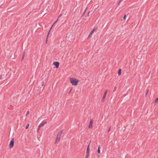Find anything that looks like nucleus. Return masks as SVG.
Returning a JSON list of instances; mask_svg holds the SVG:
<instances>
[{
    "label": "nucleus",
    "mask_w": 158,
    "mask_h": 158,
    "mask_svg": "<svg viewBox=\"0 0 158 158\" xmlns=\"http://www.w3.org/2000/svg\"><path fill=\"white\" fill-rule=\"evenodd\" d=\"M126 15H125L123 17V19L125 20L126 19Z\"/></svg>",
    "instance_id": "nucleus-18"
},
{
    "label": "nucleus",
    "mask_w": 158,
    "mask_h": 158,
    "mask_svg": "<svg viewBox=\"0 0 158 158\" xmlns=\"http://www.w3.org/2000/svg\"><path fill=\"white\" fill-rule=\"evenodd\" d=\"M53 65L55 66L56 68L57 69L59 67V63L58 62H54L53 63Z\"/></svg>",
    "instance_id": "nucleus-4"
},
{
    "label": "nucleus",
    "mask_w": 158,
    "mask_h": 158,
    "mask_svg": "<svg viewBox=\"0 0 158 158\" xmlns=\"http://www.w3.org/2000/svg\"><path fill=\"white\" fill-rule=\"evenodd\" d=\"M97 30V28H94L92 31H93V32H94L96 30Z\"/></svg>",
    "instance_id": "nucleus-15"
},
{
    "label": "nucleus",
    "mask_w": 158,
    "mask_h": 158,
    "mask_svg": "<svg viewBox=\"0 0 158 158\" xmlns=\"http://www.w3.org/2000/svg\"><path fill=\"white\" fill-rule=\"evenodd\" d=\"M58 19H57V20L55 21V22L54 23V24L52 25V26L51 27V28H50V30H49V31L48 32V34L47 37H48V35H49V34L50 31L52 29V27L53 26V25H54V24L56 23L58 21ZM47 39H48V37H47V38L46 42H47Z\"/></svg>",
    "instance_id": "nucleus-7"
},
{
    "label": "nucleus",
    "mask_w": 158,
    "mask_h": 158,
    "mask_svg": "<svg viewBox=\"0 0 158 158\" xmlns=\"http://www.w3.org/2000/svg\"><path fill=\"white\" fill-rule=\"evenodd\" d=\"M89 151H90V149H89V144L87 147V149H86V154H89Z\"/></svg>",
    "instance_id": "nucleus-8"
},
{
    "label": "nucleus",
    "mask_w": 158,
    "mask_h": 158,
    "mask_svg": "<svg viewBox=\"0 0 158 158\" xmlns=\"http://www.w3.org/2000/svg\"><path fill=\"white\" fill-rule=\"evenodd\" d=\"M121 69H119L118 72V75H120L121 74Z\"/></svg>",
    "instance_id": "nucleus-13"
},
{
    "label": "nucleus",
    "mask_w": 158,
    "mask_h": 158,
    "mask_svg": "<svg viewBox=\"0 0 158 158\" xmlns=\"http://www.w3.org/2000/svg\"><path fill=\"white\" fill-rule=\"evenodd\" d=\"M28 113H29V111H27V114H28Z\"/></svg>",
    "instance_id": "nucleus-22"
},
{
    "label": "nucleus",
    "mask_w": 158,
    "mask_h": 158,
    "mask_svg": "<svg viewBox=\"0 0 158 158\" xmlns=\"http://www.w3.org/2000/svg\"><path fill=\"white\" fill-rule=\"evenodd\" d=\"M2 77V75L0 76V79H1Z\"/></svg>",
    "instance_id": "nucleus-21"
},
{
    "label": "nucleus",
    "mask_w": 158,
    "mask_h": 158,
    "mask_svg": "<svg viewBox=\"0 0 158 158\" xmlns=\"http://www.w3.org/2000/svg\"><path fill=\"white\" fill-rule=\"evenodd\" d=\"M93 33L94 32L91 31V32H90V33H89V34L88 36V37H89V38L90 37Z\"/></svg>",
    "instance_id": "nucleus-12"
},
{
    "label": "nucleus",
    "mask_w": 158,
    "mask_h": 158,
    "mask_svg": "<svg viewBox=\"0 0 158 158\" xmlns=\"http://www.w3.org/2000/svg\"><path fill=\"white\" fill-rule=\"evenodd\" d=\"M98 153L100 154V146H99L98 148Z\"/></svg>",
    "instance_id": "nucleus-11"
},
{
    "label": "nucleus",
    "mask_w": 158,
    "mask_h": 158,
    "mask_svg": "<svg viewBox=\"0 0 158 158\" xmlns=\"http://www.w3.org/2000/svg\"><path fill=\"white\" fill-rule=\"evenodd\" d=\"M148 90H147V92L146 93V94H146V95H147V94H148Z\"/></svg>",
    "instance_id": "nucleus-19"
},
{
    "label": "nucleus",
    "mask_w": 158,
    "mask_h": 158,
    "mask_svg": "<svg viewBox=\"0 0 158 158\" xmlns=\"http://www.w3.org/2000/svg\"><path fill=\"white\" fill-rule=\"evenodd\" d=\"M158 101V98H157L155 100V102L157 103Z\"/></svg>",
    "instance_id": "nucleus-16"
},
{
    "label": "nucleus",
    "mask_w": 158,
    "mask_h": 158,
    "mask_svg": "<svg viewBox=\"0 0 158 158\" xmlns=\"http://www.w3.org/2000/svg\"><path fill=\"white\" fill-rule=\"evenodd\" d=\"M89 154H86L85 158H89Z\"/></svg>",
    "instance_id": "nucleus-14"
},
{
    "label": "nucleus",
    "mask_w": 158,
    "mask_h": 158,
    "mask_svg": "<svg viewBox=\"0 0 158 158\" xmlns=\"http://www.w3.org/2000/svg\"><path fill=\"white\" fill-rule=\"evenodd\" d=\"M14 144V139H13L10 141V148H12Z\"/></svg>",
    "instance_id": "nucleus-10"
},
{
    "label": "nucleus",
    "mask_w": 158,
    "mask_h": 158,
    "mask_svg": "<svg viewBox=\"0 0 158 158\" xmlns=\"http://www.w3.org/2000/svg\"><path fill=\"white\" fill-rule=\"evenodd\" d=\"M93 120H91L89 122V126L88 127L89 128H91L93 127Z\"/></svg>",
    "instance_id": "nucleus-6"
},
{
    "label": "nucleus",
    "mask_w": 158,
    "mask_h": 158,
    "mask_svg": "<svg viewBox=\"0 0 158 158\" xmlns=\"http://www.w3.org/2000/svg\"><path fill=\"white\" fill-rule=\"evenodd\" d=\"M47 123V122L46 121H42L41 123L39 126V128L38 129V130H39L40 127H42L45 124Z\"/></svg>",
    "instance_id": "nucleus-2"
},
{
    "label": "nucleus",
    "mask_w": 158,
    "mask_h": 158,
    "mask_svg": "<svg viewBox=\"0 0 158 158\" xmlns=\"http://www.w3.org/2000/svg\"><path fill=\"white\" fill-rule=\"evenodd\" d=\"M9 146L10 147V143L9 144Z\"/></svg>",
    "instance_id": "nucleus-24"
},
{
    "label": "nucleus",
    "mask_w": 158,
    "mask_h": 158,
    "mask_svg": "<svg viewBox=\"0 0 158 158\" xmlns=\"http://www.w3.org/2000/svg\"><path fill=\"white\" fill-rule=\"evenodd\" d=\"M69 81L71 85L74 86H77L79 82V80L74 77H69Z\"/></svg>",
    "instance_id": "nucleus-1"
},
{
    "label": "nucleus",
    "mask_w": 158,
    "mask_h": 158,
    "mask_svg": "<svg viewBox=\"0 0 158 158\" xmlns=\"http://www.w3.org/2000/svg\"><path fill=\"white\" fill-rule=\"evenodd\" d=\"M60 139L56 137V140L55 141V144H57L60 141Z\"/></svg>",
    "instance_id": "nucleus-9"
},
{
    "label": "nucleus",
    "mask_w": 158,
    "mask_h": 158,
    "mask_svg": "<svg viewBox=\"0 0 158 158\" xmlns=\"http://www.w3.org/2000/svg\"><path fill=\"white\" fill-rule=\"evenodd\" d=\"M63 132V130H60V131H59L57 134L56 137L60 139Z\"/></svg>",
    "instance_id": "nucleus-3"
},
{
    "label": "nucleus",
    "mask_w": 158,
    "mask_h": 158,
    "mask_svg": "<svg viewBox=\"0 0 158 158\" xmlns=\"http://www.w3.org/2000/svg\"><path fill=\"white\" fill-rule=\"evenodd\" d=\"M107 90H106L105 91L104 94V95L102 98V101H104L105 100V98L106 97V94L107 93Z\"/></svg>",
    "instance_id": "nucleus-5"
},
{
    "label": "nucleus",
    "mask_w": 158,
    "mask_h": 158,
    "mask_svg": "<svg viewBox=\"0 0 158 158\" xmlns=\"http://www.w3.org/2000/svg\"><path fill=\"white\" fill-rule=\"evenodd\" d=\"M61 15H60V16H59V17L61 16Z\"/></svg>",
    "instance_id": "nucleus-23"
},
{
    "label": "nucleus",
    "mask_w": 158,
    "mask_h": 158,
    "mask_svg": "<svg viewBox=\"0 0 158 158\" xmlns=\"http://www.w3.org/2000/svg\"><path fill=\"white\" fill-rule=\"evenodd\" d=\"M110 130V127L108 130V132H109Z\"/></svg>",
    "instance_id": "nucleus-20"
},
{
    "label": "nucleus",
    "mask_w": 158,
    "mask_h": 158,
    "mask_svg": "<svg viewBox=\"0 0 158 158\" xmlns=\"http://www.w3.org/2000/svg\"><path fill=\"white\" fill-rule=\"evenodd\" d=\"M29 124H27V126H26V129H27V128H28V127H29Z\"/></svg>",
    "instance_id": "nucleus-17"
}]
</instances>
